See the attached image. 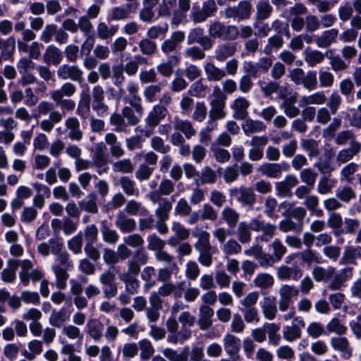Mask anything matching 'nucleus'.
<instances>
[{"mask_svg":"<svg viewBox=\"0 0 361 361\" xmlns=\"http://www.w3.org/2000/svg\"><path fill=\"white\" fill-rule=\"evenodd\" d=\"M335 137V143L337 145L343 146L347 143H350V146H353L354 143H360L356 140L355 135L352 130H343L338 132Z\"/></svg>","mask_w":361,"mask_h":361,"instance_id":"09e8293b","label":"nucleus"},{"mask_svg":"<svg viewBox=\"0 0 361 361\" xmlns=\"http://www.w3.org/2000/svg\"><path fill=\"white\" fill-rule=\"evenodd\" d=\"M338 36L337 29L326 30L314 38V42L319 48L326 49L336 42Z\"/></svg>","mask_w":361,"mask_h":361,"instance_id":"a211bd4d","label":"nucleus"},{"mask_svg":"<svg viewBox=\"0 0 361 361\" xmlns=\"http://www.w3.org/2000/svg\"><path fill=\"white\" fill-rule=\"evenodd\" d=\"M70 314L66 312L64 309L58 311L53 310L50 314L49 324L54 327L61 328L64 323L69 320Z\"/></svg>","mask_w":361,"mask_h":361,"instance_id":"3c124183","label":"nucleus"},{"mask_svg":"<svg viewBox=\"0 0 361 361\" xmlns=\"http://www.w3.org/2000/svg\"><path fill=\"white\" fill-rule=\"evenodd\" d=\"M276 274L280 281H298L302 276V271L298 267L281 265L276 269Z\"/></svg>","mask_w":361,"mask_h":361,"instance_id":"4be33fe9","label":"nucleus"},{"mask_svg":"<svg viewBox=\"0 0 361 361\" xmlns=\"http://www.w3.org/2000/svg\"><path fill=\"white\" fill-rule=\"evenodd\" d=\"M236 47L233 44H224L218 46L215 51V58L218 61H224L235 54Z\"/></svg>","mask_w":361,"mask_h":361,"instance_id":"603ef678","label":"nucleus"},{"mask_svg":"<svg viewBox=\"0 0 361 361\" xmlns=\"http://www.w3.org/2000/svg\"><path fill=\"white\" fill-rule=\"evenodd\" d=\"M326 327L329 333H334L338 336L344 335L348 331L347 326L338 317L331 319Z\"/></svg>","mask_w":361,"mask_h":361,"instance_id":"69168bd1","label":"nucleus"},{"mask_svg":"<svg viewBox=\"0 0 361 361\" xmlns=\"http://www.w3.org/2000/svg\"><path fill=\"white\" fill-rule=\"evenodd\" d=\"M44 61L47 64L59 65L63 60L62 51L56 46H47L43 54Z\"/></svg>","mask_w":361,"mask_h":361,"instance_id":"c756f323","label":"nucleus"},{"mask_svg":"<svg viewBox=\"0 0 361 361\" xmlns=\"http://www.w3.org/2000/svg\"><path fill=\"white\" fill-rule=\"evenodd\" d=\"M29 350H24L22 355L28 360H33L37 355H40L43 351V342L34 339L27 343Z\"/></svg>","mask_w":361,"mask_h":361,"instance_id":"a18cd8bd","label":"nucleus"},{"mask_svg":"<svg viewBox=\"0 0 361 361\" xmlns=\"http://www.w3.org/2000/svg\"><path fill=\"white\" fill-rule=\"evenodd\" d=\"M56 74L59 78L63 80L81 82L83 80L82 70L75 65L62 64L58 68Z\"/></svg>","mask_w":361,"mask_h":361,"instance_id":"9d476101","label":"nucleus"},{"mask_svg":"<svg viewBox=\"0 0 361 361\" xmlns=\"http://www.w3.org/2000/svg\"><path fill=\"white\" fill-rule=\"evenodd\" d=\"M223 345L226 353L230 357H239L241 346L239 338L231 334H227L223 338Z\"/></svg>","mask_w":361,"mask_h":361,"instance_id":"f3484780","label":"nucleus"},{"mask_svg":"<svg viewBox=\"0 0 361 361\" xmlns=\"http://www.w3.org/2000/svg\"><path fill=\"white\" fill-rule=\"evenodd\" d=\"M92 166L97 168V172L99 175L108 171V160L102 151H97L92 156Z\"/></svg>","mask_w":361,"mask_h":361,"instance_id":"8fccbe9b","label":"nucleus"},{"mask_svg":"<svg viewBox=\"0 0 361 361\" xmlns=\"http://www.w3.org/2000/svg\"><path fill=\"white\" fill-rule=\"evenodd\" d=\"M192 235L197 238V242L195 243V248L197 251L212 249L209 241L210 235L207 231L196 228Z\"/></svg>","mask_w":361,"mask_h":361,"instance_id":"72a5a7b5","label":"nucleus"},{"mask_svg":"<svg viewBox=\"0 0 361 361\" xmlns=\"http://www.w3.org/2000/svg\"><path fill=\"white\" fill-rule=\"evenodd\" d=\"M118 32L117 25H109L105 22H99L97 25V37L106 40L114 37Z\"/></svg>","mask_w":361,"mask_h":361,"instance_id":"c03bdc74","label":"nucleus"},{"mask_svg":"<svg viewBox=\"0 0 361 361\" xmlns=\"http://www.w3.org/2000/svg\"><path fill=\"white\" fill-rule=\"evenodd\" d=\"M256 9V18L260 20L269 18L273 11L272 6L264 0H261L257 3Z\"/></svg>","mask_w":361,"mask_h":361,"instance_id":"338daca9","label":"nucleus"},{"mask_svg":"<svg viewBox=\"0 0 361 361\" xmlns=\"http://www.w3.org/2000/svg\"><path fill=\"white\" fill-rule=\"evenodd\" d=\"M229 194L243 207H252L256 202V195L250 187L232 188L229 190Z\"/></svg>","mask_w":361,"mask_h":361,"instance_id":"0eeeda50","label":"nucleus"},{"mask_svg":"<svg viewBox=\"0 0 361 361\" xmlns=\"http://www.w3.org/2000/svg\"><path fill=\"white\" fill-rule=\"evenodd\" d=\"M138 7V3L134 2L127 5V8L116 6L111 9V20L114 21L124 20L129 18L130 12H134Z\"/></svg>","mask_w":361,"mask_h":361,"instance_id":"cd10ccee","label":"nucleus"},{"mask_svg":"<svg viewBox=\"0 0 361 361\" xmlns=\"http://www.w3.org/2000/svg\"><path fill=\"white\" fill-rule=\"evenodd\" d=\"M79 120L74 116L68 117L65 121L66 130L68 133V137L71 140L79 142L82 140L83 133L80 128Z\"/></svg>","mask_w":361,"mask_h":361,"instance_id":"412c9836","label":"nucleus"},{"mask_svg":"<svg viewBox=\"0 0 361 361\" xmlns=\"http://www.w3.org/2000/svg\"><path fill=\"white\" fill-rule=\"evenodd\" d=\"M104 140L110 147V154L112 157L118 159L125 154V150L122 147V144L118 140V137L114 133H106Z\"/></svg>","mask_w":361,"mask_h":361,"instance_id":"bb28decb","label":"nucleus"},{"mask_svg":"<svg viewBox=\"0 0 361 361\" xmlns=\"http://www.w3.org/2000/svg\"><path fill=\"white\" fill-rule=\"evenodd\" d=\"M212 96L214 98L209 101V117H210V121L224 119L226 116L225 108L227 97L222 93L219 86L214 87Z\"/></svg>","mask_w":361,"mask_h":361,"instance_id":"7ed1b4c3","label":"nucleus"},{"mask_svg":"<svg viewBox=\"0 0 361 361\" xmlns=\"http://www.w3.org/2000/svg\"><path fill=\"white\" fill-rule=\"evenodd\" d=\"M360 152L361 143H354L353 146L340 150L336 156V161L341 164L347 163Z\"/></svg>","mask_w":361,"mask_h":361,"instance_id":"473e14b6","label":"nucleus"},{"mask_svg":"<svg viewBox=\"0 0 361 361\" xmlns=\"http://www.w3.org/2000/svg\"><path fill=\"white\" fill-rule=\"evenodd\" d=\"M330 345L334 350L341 353L343 359L348 360L353 356V350L346 337L342 336L331 337Z\"/></svg>","mask_w":361,"mask_h":361,"instance_id":"4468645a","label":"nucleus"},{"mask_svg":"<svg viewBox=\"0 0 361 361\" xmlns=\"http://www.w3.org/2000/svg\"><path fill=\"white\" fill-rule=\"evenodd\" d=\"M204 71L207 80L209 82H219L226 75V72L224 70L216 66L212 62L205 63Z\"/></svg>","mask_w":361,"mask_h":361,"instance_id":"7c9ffc66","label":"nucleus"},{"mask_svg":"<svg viewBox=\"0 0 361 361\" xmlns=\"http://www.w3.org/2000/svg\"><path fill=\"white\" fill-rule=\"evenodd\" d=\"M264 327L268 335L269 344L273 346L279 345L281 339L279 334L280 326L274 323H267L264 324Z\"/></svg>","mask_w":361,"mask_h":361,"instance_id":"5fc2aeb1","label":"nucleus"},{"mask_svg":"<svg viewBox=\"0 0 361 361\" xmlns=\"http://www.w3.org/2000/svg\"><path fill=\"white\" fill-rule=\"evenodd\" d=\"M269 249L272 251L271 255L279 262L287 252V248L279 238H275L269 245Z\"/></svg>","mask_w":361,"mask_h":361,"instance_id":"e2e57ef3","label":"nucleus"},{"mask_svg":"<svg viewBox=\"0 0 361 361\" xmlns=\"http://www.w3.org/2000/svg\"><path fill=\"white\" fill-rule=\"evenodd\" d=\"M188 348H184L183 351L178 353L177 350L166 348L163 350V355L169 361H188Z\"/></svg>","mask_w":361,"mask_h":361,"instance_id":"bf43d9fd","label":"nucleus"},{"mask_svg":"<svg viewBox=\"0 0 361 361\" xmlns=\"http://www.w3.org/2000/svg\"><path fill=\"white\" fill-rule=\"evenodd\" d=\"M326 97L324 92H316L310 95L302 96L300 99L301 106H307L310 104L323 105L326 102Z\"/></svg>","mask_w":361,"mask_h":361,"instance_id":"de8ad7c7","label":"nucleus"},{"mask_svg":"<svg viewBox=\"0 0 361 361\" xmlns=\"http://www.w3.org/2000/svg\"><path fill=\"white\" fill-rule=\"evenodd\" d=\"M87 333L94 341H99L104 336V325L98 319H90L86 324Z\"/></svg>","mask_w":361,"mask_h":361,"instance_id":"393cba45","label":"nucleus"},{"mask_svg":"<svg viewBox=\"0 0 361 361\" xmlns=\"http://www.w3.org/2000/svg\"><path fill=\"white\" fill-rule=\"evenodd\" d=\"M118 183L124 193L128 196H138L139 190L136 187L133 180L128 176H122L119 178Z\"/></svg>","mask_w":361,"mask_h":361,"instance_id":"864d4df0","label":"nucleus"},{"mask_svg":"<svg viewBox=\"0 0 361 361\" xmlns=\"http://www.w3.org/2000/svg\"><path fill=\"white\" fill-rule=\"evenodd\" d=\"M301 147L310 158L316 157L320 153L319 143L314 139H302Z\"/></svg>","mask_w":361,"mask_h":361,"instance_id":"680f3d73","label":"nucleus"},{"mask_svg":"<svg viewBox=\"0 0 361 361\" xmlns=\"http://www.w3.org/2000/svg\"><path fill=\"white\" fill-rule=\"evenodd\" d=\"M242 129L246 136H250L252 134L264 132L267 126L262 121L247 118L242 124Z\"/></svg>","mask_w":361,"mask_h":361,"instance_id":"2f4dec72","label":"nucleus"},{"mask_svg":"<svg viewBox=\"0 0 361 361\" xmlns=\"http://www.w3.org/2000/svg\"><path fill=\"white\" fill-rule=\"evenodd\" d=\"M208 32L211 37L224 40H233L239 34L237 27L226 25L219 21L212 23L209 26Z\"/></svg>","mask_w":361,"mask_h":361,"instance_id":"39448f33","label":"nucleus"},{"mask_svg":"<svg viewBox=\"0 0 361 361\" xmlns=\"http://www.w3.org/2000/svg\"><path fill=\"white\" fill-rule=\"evenodd\" d=\"M304 223H295L288 216L281 221L279 224V228L283 233L290 231L300 232L303 229Z\"/></svg>","mask_w":361,"mask_h":361,"instance_id":"0e129e2a","label":"nucleus"},{"mask_svg":"<svg viewBox=\"0 0 361 361\" xmlns=\"http://www.w3.org/2000/svg\"><path fill=\"white\" fill-rule=\"evenodd\" d=\"M324 54L316 49H306L304 51V59L310 67H314L324 61Z\"/></svg>","mask_w":361,"mask_h":361,"instance_id":"37998d69","label":"nucleus"},{"mask_svg":"<svg viewBox=\"0 0 361 361\" xmlns=\"http://www.w3.org/2000/svg\"><path fill=\"white\" fill-rule=\"evenodd\" d=\"M126 90L128 96L124 99L135 109V112L142 116L144 113V107L142 104V98L139 94V85L134 80H130L126 84Z\"/></svg>","mask_w":361,"mask_h":361,"instance_id":"6e6552de","label":"nucleus"},{"mask_svg":"<svg viewBox=\"0 0 361 361\" xmlns=\"http://www.w3.org/2000/svg\"><path fill=\"white\" fill-rule=\"evenodd\" d=\"M258 171L264 176L271 178H279L282 174L281 164L276 163H265L258 168Z\"/></svg>","mask_w":361,"mask_h":361,"instance_id":"79ce46f5","label":"nucleus"},{"mask_svg":"<svg viewBox=\"0 0 361 361\" xmlns=\"http://www.w3.org/2000/svg\"><path fill=\"white\" fill-rule=\"evenodd\" d=\"M51 269L55 275V286L59 290H65L67 287V280L69 274L68 269L63 268L59 264H54Z\"/></svg>","mask_w":361,"mask_h":361,"instance_id":"f704fd0d","label":"nucleus"},{"mask_svg":"<svg viewBox=\"0 0 361 361\" xmlns=\"http://www.w3.org/2000/svg\"><path fill=\"white\" fill-rule=\"evenodd\" d=\"M173 128L175 130L182 133L186 139H190L196 134V130L193 127L191 121L179 118L174 117Z\"/></svg>","mask_w":361,"mask_h":361,"instance_id":"a878e982","label":"nucleus"},{"mask_svg":"<svg viewBox=\"0 0 361 361\" xmlns=\"http://www.w3.org/2000/svg\"><path fill=\"white\" fill-rule=\"evenodd\" d=\"M335 268L329 267L324 268L320 266H316L312 271V275L313 279L317 282H327L335 274Z\"/></svg>","mask_w":361,"mask_h":361,"instance_id":"e433bc0d","label":"nucleus"},{"mask_svg":"<svg viewBox=\"0 0 361 361\" xmlns=\"http://www.w3.org/2000/svg\"><path fill=\"white\" fill-rule=\"evenodd\" d=\"M116 226L123 233L133 232L136 228L135 219L130 218L123 211H120L116 216Z\"/></svg>","mask_w":361,"mask_h":361,"instance_id":"aec40b11","label":"nucleus"},{"mask_svg":"<svg viewBox=\"0 0 361 361\" xmlns=\"http://www.w3.org/2000/svg\"><path fill=\"white\" fill-rule=\"evenodd\" d=\"M214 310L208 305H202L199 309L197 324L200 330L205 331L212 325Z\"/></svg>","mask_w":361,"mask_h":361,"instance_id":"b1692460","label":"nucleus"},{"mask_svg":"<svg viewBox=\"0 0 361 361\" xmlns=\"http://www.w3.org/2000/svg\"><path fill=\"white\" fill-rule=\"evenodd\" d=\"M251 231L255 232H262V234L257 236L256 240L260 242H268L276 235V226L262 220L259 216L252 219L248 224Z\"/></svg>","mask_w":361,"mask_h":361,"instance_id":"423d86ee","label":"nucleus"},{"mask_svg":"<svg viewBox=\"0 0 361 361\" xmlns=\"http://www.w3.org/2000/svg\"><path fill=\"white\" fill-rule=\"evenodd\" d=\"M18 266V260L9 259L8 261V267L4 269L1 274L2 281L5 283H13L16 280V271Z\"/></svg>","mask_w":361,"mask_h":361,"instance_id":"49530a36","label":"nucleus"},{"mask_svg":"<svg viewBox=\"0 0 361 361\" xmlns=\"http://www.w3.org/2000/svg\"><path fill=\"white\" fill-rule=\"evenodd\" d=\"M250 102L243 97H239L234 99L231 105L233 110V117L237 120H244L248 116Z\"/></svg>","mask_w":361,"mask_h":361,"instance_id":"dca6fc26","label":"nucleus"},{"mask_svg":"<svg viewBox=\"0 0 361 361\" xmlns=\"http://www.w3.org/2000/svg\"><path fill=\"white\" fill-rule=\"evenodd\" d=\"M299 295L297 287L290 284H283L279 289L278 307L281 312H288L292 307L294 300Z\"/></svg>","mask_w":361,"mask_h":361,"instance_id":"20e7f679","label":"nucleus"},{"mask_svg":"<svg viewBox=\"0 0 361 361\" xmlns=\"http://www.w3.org/2000/svg\"><path fill=\"white\" fill-rule=\"evenodd\" d=\"M100 231L102 239L105 243L114 245L118 242L119 239L118 233L116 230L111 228L106 220H104L101 222Z\"/></svg>","mask_w":361,"mask_h":361,"instance_id":"4c0bfd02","label":"nucleus"},{"mask_svg":"<svg viewBox=\"0 0 361 361\" xmlns=\"http://www.w3.org/2000/svg\"><path fill=\"white\" fill-rule=\"evenodd\" d=\"M266 135L253 136L250 140V149L248 151V157L251 161H257L263 158L264 147L268 143Z\"/></svg>","mask_w":361,"mask_h":361,"instance_id":"f8f14e48","label":"nucleus"},{"mask_svg":"<svg viewBox=\"0 0 361 361\" xmlns=\"http://www.w3.org/2000/svg\"><path fill=\"white\" fill-rule=\"evenodd\" d=\"M252 4L246 1H240L237 6L228 7L225 11L226 18H236L238 21L248 19L250 17Z\"/></svg>","mask_w":361,"mask_h":361,"instance_id":"9b49d317","label":"nucleus"},{"mask_svg":"<svg viewBox=\"0 0 361 361\" xmlns=\"http://www.w3.org/2000/svg\"><path fill=\"white\" fill-rule=\"evenodd\" d=\"M288 88L284 87L281 90L278 97L283 99L280 107L283 109V113L288 118H295L300 114V109L296 106L297 95L293 94L290 97L287 96Z\"/></svg>","mask_w":361,"mask_h":361,"instance_id":"1a4fd4ad","label":"nucleus"},{"mask_svg":"<svg viewBox=\"0 0 361 361\" xmlns=\"http://www.w3.org/2000/svg\"><path fill=\"white\" fill-rule=\"evenodd\" d=\"M192 336V331L186 326H182L180 331H177L175 334H169L166 341L169 343L176 345L178 343L183 344L189 340Z\"/></svg>","mask_w":361,"mask_h":361,"instance_id":"58836bf2","label":"nucleus"},{"mask_svg":"<svg viewBox=\"0 0 361 361\" xmlns=\"http://www.w3.org/2000/svg\"><path fill=\"white\" fill-rule=\"evenodd\" d=\"M183 282L173 283L172 282L164 283L159 289L158 292L162 297H167L173 294L174 298H179L182 296Z\"/></svg>","mask_w":361,"mask_h":361,"instance_id":"c85d7f7f","label":"nucleus"},{"mask_svg":"<svg viewBox=\"0 0 361 361\" xmlns=\"http://www.w3.org/2000/svg\"><path fill=\"white\" fill-rule=\"evenodd\" d=\"M147 63L148 61L146 58L140 55H135L133 56V59L128 61L125 64L123 70L127 75L133 76L137 73L140 65H147Z\"/></svg>","mask_w":361,"mask_h":361,"instance_id":"ea45409f","label":"nucleus"},{"mask_svg":"<svg viewBox=\"0 0 361 361\" xmlns=\"http://www.w3.org/2000/svg\"><path fill=\"white\" fill-rule=\"evenodd\" d=\"M126 214L131 216H147L149 210L143 204L135 200H129L123 211Z\"/></svg>","mask_w":361,"mask_h":361,"instance_id":"a19ab883","label":"nucleus"},{"mask_svg":"<svg viewBox=\"0 0 361 361\" xmlns=\"http://www.w3.org/2000/svg\"><path fill=\"white\" fill-rule=\"evenodd\" d=\"M76 86L70 82L63 83L60 88L53 90L50 92V97L55 105L59 107L61 111L67 112L73 111L75 108V102L70 99L76 92Z\"/></svg>","mask_w":361,"mask_h":361,"instance_id":"f257e3e1","label":"nucleus"},{"mask_svg":"<svg viewBox=\"0 0 361 361\" xmlns=\"http://www.w3.org/2000/svg\"><path fill=\"white\" fill-rule=\"evenodd\" d=\"M305 326V322L302 317L298 316L295 322L286 326L283 331V336L288 342H293L301 338L302 329Z\"/></svg>","mask_w":361,"mask_h":361,"instance_id":"ddd939ff","label":"nucleus"},{"mask_svg":"<svg viewBox=\"0 0 361 361\" xmlns=\"http://www.w3.org/2000/svg\"><path fill=\"white\" fill-rule=\"evenodd\" d=\"M257 85L265 97H269L275 93L279 94L281 90L285 87H281L279 82H276L275 80L269 81L260 80L258 81Z\"/></svg>","mask_w":361,"mask_h":361,"instance_id":"c9c22d12","label":"nucleus"},{"mask_svg":"<svg viewBox=\"0 0 361 361\" xmlns=\"http://www.w3.org/2000/svg\"><path fill=\"white\" fill-rule=\"evenodd\" d=\"M97 199V195L94 192L90 193L87 200H83L79 202L80 209L88 213L97 214L99 210Z\"/></svg>","mask_w":361,"mask_h":361,"instance_id":"6e6d98bb","label":"nucleus"},{"mask_svg":"<svg viewBox=\"0 0 361 361\" xmlns=\"http://www.w3.org/2000/svg\"><path fill=\"white\" fill-rule=\"evenodd\" d=\"M253 283L260 289H269L274 286V279L270 274L260 273L255 276Z\"/></svg>","mask_w":361,"mask_h":361,"instance_id":"4d7b16f0","label":"nucleus"},{"mask_svg":"<svg viewBox=\"0 0 361 361\" xmlns=\"http://www.w3.org/2000/svg\"><path fill=\"white\" fill-rule=\"evenodd\" d=\"M222 219L225 221L227 225L231 227H235L240 218V214L233 208L226 207L221 212Z\"/></svg>","mask_w":361,"mask_h":361,"instance_id":"774afa93","label":"nucleus"},{"mask_svg":"<svg viewBox=\"0 0 361 361\" xmlns=\"http://www.w3.org/2000/svg\"><path fill=\"white\" fill-rule=\"evenodd\" d=\"M171 230L174 232L175 236H171L168 240V244L172 247H176L180 240H185L190 236V231L180 222L174 221L172 224Z\"/></svg>","mask_w":361,"mask_h":361,"instance_id":"6ab92c4d","label":"nucleus"},{"mask_svg":"<svg viewBox=\"0 0 361 361\" xmlns=\"http://www.w3.org/2000/svg\"><path fill=\"white\" fill-rule=\"evenodd\" d=\"M261 307L264 317L269 320H274L277 315L278 309L276 299L274 295H267L263 298Z\"/></svg>","mask_w":361,"mask_h":361,"instance_id":"5701e85b","label":"nucleus"},{"mask_svg":"<svg viewBox=\"0 0 361 361\" xmlns=\"http://www.w3.org/2000/svg\"><path fill=\"white\" fill-rule=\"evenodd\" d=\"M361 259V246L346 245L343 248L342 256L339 259V264H357V260Z\"/></svg>","mask_w":361,"mask_h":361,"instance_id":"2eb2a0df","label":"nucleus"},{"mask_svg":"<svg viewBox=\"0 0 361 361\" xmlns=\"http://www.w3.org/2000/svg\"><path fill=\"white\" fill-rule=\"evenodd\" d=\"M169 114L166 107L162 105H154L145 118V128L140 129V133L145 137H149L154 133V128Z\"/></svg>","mask_w":361,"mask_h":361,"instance_id":"f03ea898","label":"nucleus"},{"mask_svg":"<svg viewBox=\"0 0 361 361\" xmlns=\"http://www.w3.org/2000/svg\"><path fill=\"white\" fill-rule=\"evenodd\" d=\"M135 169L130 159H119L112 164V170L115 173H131Z\"/></svg>","mask_w":361,"mask_h":361,"instance_id":"13d9d810","label":"nucleus"},{"mask_svg":"<svg viewBox=\"0 0 361 361\" xmlns=\"http://www.w3.org/2000/svg\"><path fill=\"white\" fill-rule=\"evenodd\" d=\"M61 333L63 336L71 341H82L83 339V333L76 326L73 324H68L63 326Z\"/></svg>","mask_w":361,"mask_h":361,"instance_id":"052dcab7","label":"nucleus"}]
</instances>
